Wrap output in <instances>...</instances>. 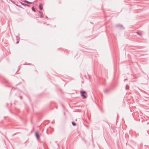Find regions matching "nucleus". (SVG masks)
Instances as JSON below:
<instances>
[{
    "mask_svg": "<svg viewBox=\"0 0 149 149\" xmlns=\"http://www.w3.org/2000/svg\"><path fill=\"white\" fill-rule=\"evenodd\" d=\"M56 142H57L56 141H55V143H56Z\"/></svg>",
    "mask_w": 149,
    "mask_h": 149,
    "instance_id": "obj_21",
    "label": "nucleus"
},
{
    "mask_svg": "<svg viewBox=\"0 0 149 149\" xmlns=\"http://www.w3.org/2000/svg\"><path fill=\"white\" fill-rule=\"evenodd\" d=\"M72 125L73 126H75L76 125V124L74 122L72 121Z\"/></svg>",
    "mask_w": 149,
    "mask_h": 149,
    "instance_id": "obj_9",
    "label": "nucleus"
},
{
    "mask_svg": "<svg viewBox=\"0 0 149 149\" xmlns=\"http://www.w3.org/2000/svg\"><path fill=\"white\" fill-rule=\"evenodd\" d=\"M12 3L14 4H15V1H13V2H12Z\"/></svg>",
    "mask_w": 149,
    "mask_h": 149,
    "instance_id": "obj_14",
    "label": "nucleus"
},
{
    "mask_svg": "<svg viewBox=\"0 0 149 149\" xmlns=\"http://www.w3.org/2000/svg\"><path fill=\"white\" fill-rule=\"evenodd\" d=\"M80 94L81 96H82L83 98L85 99L87 97L86 95H87V93L85 91H80Z\"/></svg>",
    "mask_w": 149,
    "mask_h": 149,
    "instance_id": "obj_1",
    "label": "nucleus"
},
{
    "mask_svg": "<svg viewBox=\"0 0 149 149\" xmlns=\"http://www.w3.org/2000/svg\"><path fill=\"white\" fill-rule=\"evenodd\" d=\"M39 9L41 10L43 9V7L42 6V5L40 4L39 6Z\"/></svg>",
    "mask_w": 149,
    "mask_h": 149,
    "instance_id": "obj_8",
    "label": "nucleus"
},
{
    "mask_svg": "<svg viewBox=\"0 0 149 149\" xmlns=\"http://www.w3.org/2000/svg\"><path fill=\"white\" fill-rule=\"evenodd\" d=\"M35 135L37 139H39L40 136L38 133L37 132H36Z\"/></svg>",
    "mask_w": 149,
    "mask_h": 149,
    "instance_id": "obj_2",
    "label": "nucleus"
},
{
    "mask_svg": "<svg viewBox=\"0 0 149 149\" xmlns=\"http://www.w3.org/2000/svg\"><path fill=\"white\" fill-rule=\"evenodd\" d=\"M18 42H19V41H17V42H16V43H18Z\"/></svg>",
    "mask_w": 149,
    "mask_h": 149,
    "instance_id": "obj_17",
    "label": "nucleus"
},
{
    "mask_svg": "<svg viewBox=\"0 0 149 149\" xmlns=\"http://www.w3.org/2000/svg\"><path fill=\"white\" fill-rule=\"evenodd\" d=\"M137 33L138 34H139V35L140 36H141V34L140 33H138V32H137Z\"/></svg>",
    "mask_w": 149,
    "mask_h": 149,
    "instance_id": "obj_13",
    "label": "nucleus"
},
{
    "mask_svg": "<svg viewBox=\"0 0 149 149\" xmlns=\"http://www.w3.org/2000/svg\"><path fill=\"white\" fill-rule=\"evenodd\" d=\"M110 92V90L109 89H106L104 91V92L106 93H109Z\"/></svg>",
    "mask_w": 149,
    "mask_h": 149,
    "instance_id": "obj_6",
    "label": "nucleus"
},
{
    "mask_svg": "<svg viewBox=\"0 0 149 149\" xmlns=\"http://www.w3.org/2000/svg\"><path fill=\"white\" fill-rule=\"evenodd\" d=\"M19 97H20L21 99H22V96H20Z\"/></svg>",
    "mask_w": 149,
    "mask_h": 149,
    "instance_id": "obj_15",
    "label": "nucleus"
},
{
    "mask_svg": "<svg viewBox=\"0 0 149 149\" xmlns=\"http://www.w3.org/2000/svg\"><path fill=\"white\" fill-rule=\"evenodd\" d=\"M125 89L127 90L129 89V86L127 85H126V87H125Z\"/></svg>",
    "mask_w": 149,
    "mask_h": 149,
    "instance_id": "obj_11",
    "label": "nucleus"
},
{
    "mask_svg": "<svg viewBox=\"0 0 149 149\" xmlns=\"http://www.w3.org/2000/svg\"><path fill=\"white\" fill-rule=\"evenodd\" d=\"M46 18V19H47L48 18V17L47 16H46V17H45Z\"/></svg>",
    "mask_w": 149,
    "mask_h": 149,
    "instance_id": "obj_16",
    "label": "nucleus"
},
{
    "mask_svg": "<svg viewBox=\"0 0 149 149\" xmlns=\"http://www.w3.org/2000/svg\"><path fill=\"white\" fill-rule=\"evenodd\" d=\"M32 11H33L34 12H35L36 11V10L35 9V8L33 6L32 7Z\"/></svg>",
    "mask_w": 149,
    "mask_h": 149,
    "instance_id": "obj_10",
    "label": "nucleus"
},
{
    "mask_svg": "<svg viewBox=\"0 0 149 149\" xmlns=\"http://www.w3.org/2000/svg\"><path fill=\"white\" fill-rule=\"evenodd\" d=\"M13 1L12 0V1H11V2L12 3V2H13Z\"/></svg>",
    "mask_w": 149,
    "mask_h": 149,
    "instance_id": "obj_18",
    "label": "nucleus"
},
{
    "mask_svg": "<svg viewBox=\"0 0 149 149\" xmlns=\"http://www.w3.org/2000/svg\"><path fill=\"white\" fill-rule=\"evenodd\" d=\"M12 0H10V1H11Z\"/></svg>",
    "mask_w": 149,
    "mask_h": 149,
    "instance_id": "obj_20",
    "label": "nucleus"
},
{
    "mask_svg": "<svg viewBox=\"0 0 149 149\" xmlns=\"http://www.w3.org/2000/svg\"><path fill=\"white\" fill-rule=\"evenodd\" d=\"M17 6H18L19 7H20V8H23L22 7H21V6H19L17 4H16V3H15V4Z\"/></svg>",
    "mask_w": 149,
    "mask_h": 149,
    "instance_id": "obj_12",
    "label": "nucleus"
},
{
    "mask_svg": "<svg viewBox=\"0 0 149 149\" xmlns=\"http://www.w3.org/2000/svg\"><path fill=\"white\" fill-rule=\"evenodd\" d=\"M116 26L117 27H122V28H123V26L122 25L120 24H118L116 25Z\"/></svg>",
    "mask_w": 149,
    "mask_h": 149,
    "instance_id": "obj_7",
    "label": "nucleus"
},
{
    "mask_svg": "<svg viewBox=\"0 0 149 149\" xmlns=\"http://www.w3.org/2000/svg\"><path fill=\"white\" fill-rule=\"evenodd\" d=\"M57 145H58V147H59V145H58V144H57Z\"/></svg>",
    "mask_w": 149,
    "mask_h": 149,
    "instance_id": "obj_19",
    "label": "nucleus"
},
{
    "mask_svg": "<svg viewBox=\"0 0 149 149\" xmlns=\"http://www.w3.org/2000/svg\"><path fill=\"white\" fill-rule=\"evenodd\" d=\"M39 13H40V18H42L43 17V13L42 12L40 11H39Z\"/></svg>",
    "mask_w": 149,
    "mask_h": 149,
    "instance_id": "obj_5",
    "label": "nucleus"
},
{
    "mask_svg": "<svg viewBox=\"0 0 149 149\" xmlns=\"http://www.w3.org/2000/svg\"><path fill=\"white\" fill-rule=\"evenodd\" d=\"M20 3L22 4V5L24 6H28V7H29L30 6V5L28 4H26V3H22V2H20Z\"/></svg>",
    "mask_w": 149,
    "mask_h": 149,
    "instance_id": "obj_3",
    "label": "nucleus"
},
{
    "mask_svg": "<svg viewBox=\"0 0 149 149\" xmlns=\"http://www.w3.org/2000/svg\"><path fill=\"white\" fill-rule=\"evenodd\" d=\"M23 2L24 3H28V4H32V2H29L26 0H24L23 1Z\"/></svg>",
    "mask_w": 149,
    "mask_h": 149,
    "instance_id": "obj_4",
    "label": "nucleus"
}]
</instances>
